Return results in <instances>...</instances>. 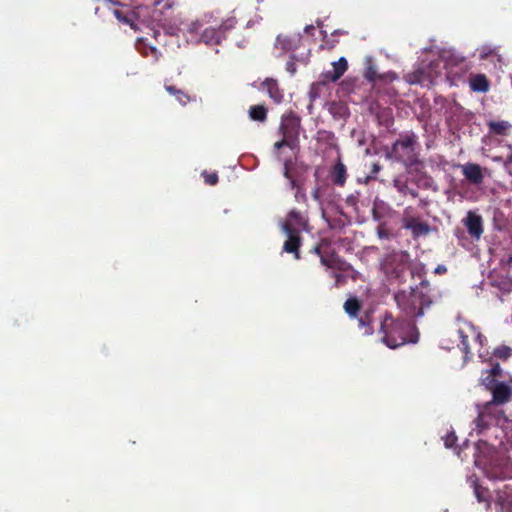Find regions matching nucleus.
Returning <instances> with one entry per match:
<instances>
[{
  "mask_svg": "<svg viewBox=\"0 0 512 512\" xmlns=\"http://www.w3.org/2000/svg\"><path fill=\"white\" fill-rule=\"evenodd\" d=\"M379 75L380 74L377 73L373 57L367 56L365 58L364 77L370 82H376L379 78Z\"/></svg>",
  "mask_w": 512,
  "mask_h": 512,
  "instance_id": "obj_24",
  "label": "nucleus"
},
{
  "mask_svg": "<svg viewBox=\"0 0 512 512\" xmlns=\"http://www.w3.org/2000/svg\"><path fill=\"white\" fill-rule=\"evenodd\" d=\"M470 88L475 92H487L489 90V82L485 75L477 74L470 79Z\"/></svg>",
  "mask_w": 512,
  "mask_h": 512,
  "instance_id": "obj_22",
  "label": "nucleus"
},
{
  "mask_svg": "<svg viewBox=\"0 0 512 512\" xmlns=\"http://www.w3.org/2000/svg\"><path fill=\"white\" fill-rule=\"evenodd\" d=\"M377 235L380 239H389L391 237V233L385 228L384 224L378 226Z\"/></svg>",
  "mask_w": 512,
  "mask_h": 512,
  "instance_id": "obj_38",
  "label": "nucleus"
},
{
  "mask_svg": "<svg viewBox=\"0 0 512 512\" xmlns=\"http://www.w3.org/2000/svg\"><path fill=\"white\" fill-rule=\"evenodd\" d=\"M446 271V267L444 265H439L436 269H435V272L436 273H443Z\"/></svg>",
  "mask_w": 512,
  "mask_h": 512,
  "instance_id": "obj_46",
  "label": "nucleus"
},
{
  "mask_svg": "<svg viewBox=\"0 0 512 512\" xmlns=\"http://www.w3.org/2000/svg\"><path fill=\"white\" fill-rule=\"evenodd\" d=\"M512 354V348L508 346H501L494 350L493 355L500 359H508Z\"/></svg>",
  "mask_w": 512,
  "mask_h": 512,
  "instance_id": "obj_29",
  "label": "nucleus"
},
{
  "mask_svg": "<svg viewBox=\"0 0 512 512\" xmlns=\"http://www.w3.org/2000/svg\"><path fill=\"white\" fill-rule=\"evenodd\" d=\"M481 441H485L489 447L491 448L492 453L498 455L501 459L506 461L509 456L504 457V453L512 451V419L509 424V428L507 429V436L505 434H501L496 438H483L480 439L476 444H479Z\"/></svg>",
  "mask_w": 512,
  "mask_h": 512,
  "instance_id": "obj_10",
  "label": "nucleus"
},
{
  "mask_svg": "<svg viewBox=\"0 0 512 512\" xmlns=\"http://www.w3.org/2000/svg\"><path fill=\"white\" fill-rule=\"evenodd\" d=\"M358 321H359V326L364 329L363 333L365 335L372 334V328L370 327V317L369 316L361 317V318H359Z\"/></svg>",
  "mask_w": 512,
  "mask_h": 512,
  "instance_id": "obj_31",
  "label": "nucleus"
},
{
  "mask_svg": "<svg viewBox=\"0 0 512 512\" xmlns=\"http://www.w3.org/2000/svg\"><path fill=\"white\" fill-rule=\"evenodd\" d=\"M480 59H486L495 54V50L490 46H482L478 49Z\"/></svg>",
  "mask_w": 512,
  "mask_h": 512,
  "instance_id": "obj_32",
  "label": "nucleus"
},
{
  "mask_svg": "<svg viewBox=\"0 0 512 512\" xmlns=\"http://www.w3.org/2000/svg\"><path fill=\"white\" fill-rule=\"evenodd\" d=\"M344 309L350 317H356L359 310V303L356 299H348L344 304Z\"/></svg>",
  "mask_w": 512,
  "mask_h": 512,
  "instance_id": "obj_27",
  "label": "nucleus"
},
{
  "mask_svg": "<svg viewBox=\"0 0 512 512\" xmlns=\"http://www.w3.org/2000/svg\"><path fill=\"white\" fill-rule=\"evenodd\" d=\"M312 195H313V198H314L315 200L319 201V199H320V191H319V188H316V189L313 191Z\"/></svg>",
  "mask_w": 512,
  "mask_h": 512,
  "instance_id": "obj_44",
  "label": "nucleus"
},
{
  "mask_svg": "<svg viewBox=\"0 0 512 512\" xmlns=\"http://www.w3.org/2000/svg\"><path fill=\"white\" fill-rule=\"evenodd\" d=\"M348 68V63L345 57L339 58L332 63V70L326 71L324 76L331 82L339 80Z\"/></svg>",
  "mask_w": 512,
  "mask_h": 512,
  "instance_id": "obj_19",
  "label": "nucleus"
},
{
  "mask_svg": "<svg viewBox=\"0 0 512 512\" xmlns=\"http://www.w3.org/2000/svg\"><path fill=\"white\" fill-rule=\"evenodd\" d=\"M302 37L299 33L291 35H279L275 42V48L280 49L282 53L294 51L300 47Z\"/></svg>",
  "mask_w": 512,
  "mask_h": 512,
  "instance_id": "obj_15",
  "label": "nucleus"
},
{
  "mask_svg": "<svg viewBox=\"0 0 512 512\" xmlns=\"http://www.w3.org/2000/svg\"><path fill=\"white\" fill-rule=\"evenodd\" d=\"M410 211H413L412 207H407L404 210L403 228L410 230L414 237L427 235L430 231L429 225L410 215Z\"/></svg>",
  "mask_w": 512,
  "mask_h": 512,
  "instance_id": "obj_12",
  "label": "nucleus"
},
{
  "mask_svg": "<svg viewBox=\"0 0 512 512\" xmlns=\"http://www.w3.org/2000/svg\"><path fill=\"white\" fill-rule=\"evenodd\" d=\"M346 176L347 172L345 165L341 161H338L331 171L332 181L339 186H343L346 181Z\"/></svg>",
  "mask_w": 512,
  "mask_h": 512,
  "instance_id": "obj_21",
  "label": "nucleus"
},
{
  "mask_svg": "<svg viewBox=\"0 0 512 512\" xmlns=\"http://www.w3.org/2000/svg\"><path fill=\"white\" fill-rule=\"evenodd\" d=\"M331 276L334 277V279H335V286L341 285L345 280V277L343 276V274L338 273V272H333L331 274Z\"/></svg>",
  "mask_w": 512,
  "mask_h": 512,
  "instance_id": "obj_40",
  "label": "nucleus"
},
{
  "mask_svg": "<svg viewBox=\"0 0 512 512\" xmlns=\"http://www.w3.org/2000/svg\"><path fill=\"white\" fill-rule=\"evenodd\" d=\"M153 4L155 8L161 13L164 14L167 10H170L174 7V0H153Z\"/></svg>",
  "mask_w": 512,
  "mask_h": 512,
  "instance_id": "obj_26",
  "label": "nucleus"
},
{
  "mask_svg": "<svg viewBox=\"0 0 512 512\" xmlns=\"http://www.w3.org/2000/svg\"><path fill=\"white\" fill-rule=\"evenodd\" d=\"M233 25V22L230 21L229 24L225 23L218 28H204L200 36L201 43H205L206 45L219 44L225 38L226 30L233 27Z\"/></svg>",
  "mask_w": 512,
  "mask_h": 512,
  "instance_id": "obj_13",
  "label": "nucleus"
},
{
  "mask_svg": "<svg viewBox=\"0 0 512 512\" xmlns=\"http://www.w3.org/2000/svg\"><path fill=\"white\" fill-rule=\"evenodd\" d=\"M503 370L499 364H493L491 369L483 372L480 381L490 391V388L497 382L504 379Z\"/></svg>",
  "mask_w": 512,
  "mask_h": 512,
  "instance_id": "obj_17",
  "label": "nucleus"
},
{
  "mask_svg": "<svg viewBox=\"0 0 512 512\" xmlns=\"http://www.w3.org/2000/svg\"><path fill=\"white\" fill-rule=\"evenodd\" d=\"M289 165H290V161H285L284 162V177L289 180L291 188H294L295 180L290 175Z\"/></svg>",
  "mask_w": 512,
  "mask_h": 512,
  "instance_id": "obj_39",
  "label": "nucleus"
},
{
  "mask_svg": "<svg viewBox=\"0 0 512 512\" xmlns=\"http://www.w3.org/2000/svg\"><path fill=\"white\" fill-rule=\"evenodd\" d=\"M300 120L293 114L284 115L281 120L280 132L283 136L281 141L274 144L275 149L283 146L293 148L299 133Z\"/></svg>",
  "mask_w": 512,
  "mask_h": 512,
  "instance_id": "obj_9",
  "label": "nucleus"
},
{
  "mask_svg": "<svg viewBox=\"0 0 512 512\" xmlns=\"http://www.w3.org/2000/svg\"><path fill=\"white\" fill-rule=\"evenodd\" d=\"M417 147V136L414 133H406L394 142L388 156L407 167H412L419 163Z\"/></svg>",
  "mask_w": 512,
  "mask_h": 512,
  "instance_id": "obj_6",
  "label": "nucleus"
},
{
  "mask_svg": "<svg viewBox=\"0 0 512 512\" xmlns=\"http://www.w3.org/2000/svg\"><path fill=\"white\" fill-rule=\"evenodd\" d=\"M468 440H465L462 447L458 448V447H455V452L460 456L461 452L463 451V449H466L468 448Z\"/></svg>",
  "mask_w": 512,
  "mask_h": 512,
  "instance_id": "obj_43",
  "label": "nucleus"
},
{
  "mask_svg": "<svg viewBox=\"0 0 512 512\" xmlns=\"http://www.w3.org/2000/svg\"><path fill=\"white\" fill-rule=\"evenodd\" d=\"M381 330L384 333L382 341L392 349L407 343L415 344L419 338L417 328L410 320L393 321L388 317L382 323Z\"/></svg>",
  "mask_w": 512,
  "mask_h": 512,
  "instance_id": "obj_4",
  "label": "nucleus"
},
{
  "mask_svg": "<svg viewBox=\"0 0 512 512\" xmlns=\"http://www.w3.org/2000/svg\"><path fill=\"white\" fill-rule=\"evenodd\" d=\"M336 108H337V109H339V110H342V107H340V106H336V105H333V106H331V107H330V111H331L332 113H334V109H336Z\"/></svg>",
  "mask_w": 512,
  "mask_h": 512,
  "instance_id": "obj_49",
  "label": "nucleus"
},
{
  "mask_svg": "<svg viewBox=\"0 0 512 512\" xmlns=\"http://www.w3.org/2000/svg\"><path fill=\"white\" fill-rule=\"evenodd\" d=\"M166 91L175 97V95L179 92L180 89H177L175 86L172 85H166L165 86Z\"/></svg>",
  "mask_w": 512,
  "mask_h": 512,
  "instance_id": "obj_41",
  "label": "nucleus"
},
{
  "mask_svg": "<svg viewBox=\"0 0 512 512\" xmlns=\"http://www.w3.org/2000/svg\"><path fill=\"white\" fill-rule=\"evenodd\" d=\"M307 222L302 215L292 210L286 221L282 224L283 232L287 236L283 250L287 253H293L296 259H299L300 231L306 230Z\"/></svg>",
  "mask_w": 512,
  "mask_h": 512,
  "instance_id": "obj_7",
  "label": "nucleus"
},
{
  "mask_svg": "<svg viewBox=\"0 0 512 512\" xmlns=\"http://www.w3.org/2000/svg\"><path fill=\"white\" fill-rule=\"evenodd\" d=\"M267 110L262 105H255L250 107L249 116L252 120L264 121L266 119Z\"/></svg>",
  "mask_w": 512,
  "mask_h": 512,
  "instance_id": "obj_25",
  "label": "nucleus"
},
{
  "mask_svg": "<svg viewBox=\"0 0 512 512\" xmlns=\"http://www.w3.org/2000/svg\"><path fill=\"white\" fill-rule=\"evenodd\" d=\"M491 401L477 404V418L474 420L473 432L485 438H498L501 434L507 436V429L512 418H508L502 409L512 395V379L505 378L497 381L491 388Z\"/></svg>",
  "mask_w": 512,
  "mask_h": 512,
  "instance_id": "obj_3",
  "label": "nucleus"
},
{
  "mask_svg": "<svg viewBox=\"0 0 512 512\" xmlns=\"http://www.w3.org/2000/svg\"><path fill=\"white\" fill-rule=\"evenodd\" d=\"M394 187L402 195H408L409 187L407 181L403 177H397L393 181Z\"/></svg>",
  "mask_w": 512,
  "mask_h": 512,
  "instance_id": "obj_28",
  "label": "nucleus"
},
{
  "mask_svg": "<svg viewBox=\"0 0 512 512\" xmlns=\"http://www.w3.org/2000/svg\"><path fill=\"white\" fill-rule=\"evenodd\" d=\"M408 194L414 198L417 197V195H418V193L415 190L410 189V188H409Z\"/></svg>",
  "mask_w": 512,
  "mask_h": 512,
  "instance_id": "obj_48",
  "label": "nucleus"
},
{
  "mask_svg": "<svg viewBox=\"0 0 512 512\" xmlns=\"http://www.w3.org/2000/svg\"><path fill=\"white\" fill-rule=\"evenodd\" d=\"M395 301L398 308L408 318L422 317L424 307H429L431 303L426 300L423 290L418 287L396 293Z\"/></svg>",
  "mask_w": 512,
  "mask_h": 512,
  "instance_id": "obj_5",
  "label": "nucleus"
},
{
  "mask_svg": "<svg viewBox=\"0 0 512 512\" xmlns=\"http://www.w3.org/2000/svg\"><path fill=\"white\" fill-rule=\"evenodd\" d=\"M175 99L181 105H186L190 101V97L183 90H179V92L175 95Z\"/></svg>",
  "mask_w": 512,
  "mask_h": 512,
  "instance_id": "obj_36",
  "label": "nucleus"
},
{
  "mask_svg": "<svg viewBox=\"0 0 512 512\" xmlns=\"http://www.w3.org/2000/svg\"><path fill=\"white\" fill-rule=\"evenodd\" d=\"M410 255L405 251H394L388 254L382 261V269L392 278H400L408 268Z\"/></svg>",
  "mask_w": 512,
  "mask_h": 512,
  "instance_id": "obj_8",
  "label": "nucleus"
},
{
  "mask_svg": "<svg viewBox=\"0 0 512 512\" xmlns=\"http://www.w3.org/2000/svg\"><path fill=\"white\" fill-rule=\"evenodd\" d=\"M463 224L472 238L480 239L483 233V221L480 215L473 211H468L463 219Z\"/></svg>",
  "mask_w": 512,
  "mask_h": 512,
  "instance_id": "obj_14",
  "label": "nucleus"
},
{
  "mask_svg": "<svg viewBox=\"0 0 512 512\" xmlns=\"http://www.w3.org/2000/svg\"><path fill=\"white\" fill-rule=\"evenodd\" d=\"M291 61H288L287 64H286V70L291 74V75H294L295 72H296V66L293 62L294 59H296L297 61H302V62H305L306 59H307V55L305 57H302V58H296L294 55L291 56Z\"/></svg>",
  "mask_w": 512,
  "mask_h": 512,
  "instance_id": "obj_33",
  "label": "nucleus"
},
{
  "mask_svg": "<svg viewBox=\"0 0 512 512\" xmlns=\"http://www.w3.org/2000/svg\"><path fill=\"white\" fill-rule=\"evenodd\" d=\"M262 89L267 92L269 97L276 103L280 104L283 100V92L280 90L276 80L267 78L262 83Z\"/></svg>",
  "mask_w": 512,
  "mask_h": 512,
  "instance_id": "obj_20",
  "label": "nucleus"
},
{
  "mask_svg": "<svg viewBox=\"0 0 512 512\" xmlns=\"http://www.w3.org/2000/svg\"><path fill=\"white\" fill-rule=\"evenodd\" d=\"M509 149L511 150V153L507 157V159L504 161V167L508 169V167L512 164V146L508 145Z\"/></svg>",
  "mask_w": 512,
  "mask_h": 512,
  "instance_id": "obj_42",
  "label": "nucleus"
},
{
  "mask_svg": "<svg viewBox=\"0 0 512 512\" xmlns=\"http://www.w3.org/2000/svg\"><path fill=\"white\" fill-rule=\"evenodd\" d=\"M138 50L144 55V56H149L150 54L153 56L154 58V61L158 60L159 58V52L158 50L153 47V46H143L141 47L140 45L138 46Z\"/></svg>",
  "mask_w": 512,
  "mask_h": 512,
  "instance_id": "obj_30",
  "label": "nucleus"
},
{
  "mask_svg": "<svg viewBox=\"0 0 512 512\" xmlns=\"http://www.w3.org/2000/svg\"><path fill=\"white\" fill-rule=\"evenodd\" d=\"M432 57L437 56L438 60L422 61L419 66L405 75L409 84H418L422 87H429L436 83L443 76L454 82L461 78L470 68L466 58L454 49L434 50L426 49Z\"/></svg>",
  "mask_w": 512,
  "mask_h": 512,
  "instance_id": "obj_2",
  "label": "nucleus"
},
{
  "mask_svg": "<svg viewBox=\"0 0 512 512\" xmlns=\"http://www.w3.org/2000/svg\"><path fill=\"white\" fill-rule=\"evenodd\" d=\"M396 79H398V76L395 72H392V71L380 74L379 78H378V80L385 81V82H392Z\"/></svg>",
  "mask_w": 512,
  "mask_h": 512,
  "instance_id": "obj_34",
  "label": "nucleus"
},
{
  "mask_svg": "<svg viewBox=\"0 0 512 512\" xmlns=\"http://www.w3.org/2000/svg\"><path fill=\"white\" fill-rule=\"evenodd\" d=\"M492 160L494 162H499V163H503L504 164V160H503V158L501 156H495V157L492 158Z\"/></svg>",
  "mask_w": 512,
  "mask_h": 512,
  "instance_id": "obj_47",
  "label": "nucleus"
},
{
  "mask_svg": "<svg viewBox=\"0 0 512 512\" xmlns=\"http://www.w3.org/2000/svg\"><path fill=\"white\" fill-rule=\"evenodd\" d=\"M458 335L461 340V350L465 354V359H467L469 354V338H472L474 341L478 342L480 346L483 344L482 335L471 323L464 322L458 329Z\"/></svg>",
  "mask_w": 512,
  "mask_h": 512,
  "instance_id": "obj_11",
  "label": "nucleus"
},
{
  "mask_svg": "<svg viewBox=\"0 0 512 512\" xmlns=\"http://www.w3.org/2000/svg\"><path fill=\"white\" fill-rule=\"evenodd\" d=\"M474 463L483 474L491 481L509 479V483L498 485L493 490L484 487L478 482L475 476H469L467 481L474 491L478 502L490 506L491 501L500 512H512V457L506 461L492 453L491 448L485 441L474 445Z\"/></svg>",
  "mask_w": 512,
  "mask_h": 512,
  "instance_id": "obj_1",
  "label": "nucleus"
},
{
  "mask_svg": "<svg viewBox=\"0 0 512 512\" xmlns=\"http://www.w3.org/2000/svg\"><path fill=\"white\" fill-rule=\"evenodd\" d=\"M203 25L200 21L195 20L184 25L181 29L182 35L186 38L187 43L199 44L201 43V33L203 31Z\"/></svg>",
  "mask_w": 512,
  "mask_h": 512,
  "instance_id": "obj_16",
  "label": "nucleus"
},
{
  "mask_svg": "<svg viewBox=\"0 0 512 512\" xmlns=\"http://www.w3.org/2000/svg\"><path fill=\"white\" fill-rule=\"evenodd\" d=\"M489 132L496 135H506L508 130L512 128V124L508 121H489L487 123Z\"/></svg>",
  "mask_w": 512,
  "mask_h": 512,
  "instance_id": "obj_23",
  "label": "nucleus"
},
{
  "mask_svg": "<svg viewBox=\"0 0 512 512\" xmlns=\"http://www.w3.org/2000/svg\"><path fill=\"white\" fill-rule=\"evenodd\" d=\"M462 173L465 178L472 184L478 185L483 181L482 169L478 164L468 163L461 167Z\"/></svg>",
  "mask_w": 512,
  "mask_h": 512,
  "instance_id": "obj_18",
  "label": "nucleus"
},
{
  "mask_svg": "<svg viewBox=\"0 0 512 512\" xmlns=\"http://www.w3.org/2000/svg\"><path fill=\"white\" fill-rule=\"evenodd\" d=\"M456 440H457V437L454 434V432H451V433L447 434L444 437V445H445V447H447V448L453 447L455 442H456Z\"/></svg>",
  "mask_w": 512,
  "mask_h": 512,
  "instance_id": "obj_37",
  "label": "nucleus"
},
{
  "mask_svg": "<svg viewBox=\"0 0 512 512\" xmlns=\"http://www.w3.org/2000/svg\"><path fill=\"white\" fill-rule=\"evenodd\" d=\"M257 2H258V3H261V2H263V0H257Z\"/></svg>",
  "mask_w": 512,
  "mask_h": 512,
  "instance_id": "obj_52",
  "label": "nucleus"
},
{
  "mask_svg": "<svg viewBox=\"0 0 512 512\" xmlns=\"http://www.w3.org/2000/svg\"><path fill=\"white\" fill-rule=\"evenodd\" d=\"M315 30V27L313 25H307L304 29L305 33L310 34L312 31Z\"/></svg>",
  "mask_w": 512,
  "mask_h": 512,
  "instance_id": "obj_45",
  "label": "nucleus"
},
{
  "mask_svg": "<svg viewBox=\"0 0 512 512\" xmlns=\"http://www.w3.org/2000/svg\"><path fill=\"white\" fill-rule=\"evenodd\" d=\"M321 262H322V264H323V265H327V266H329V265H330V264L327 262L326 258H324V257H321Z\"/></svg>",
  "mask_w": 512,
  "mask_h": 512,
  "instance_id": "obj_51",
  "label": "nucleus"
},
{
  "mask_svg": "<svg viewBox=\"0 0 512 512\" xmlns=\"http://www.w3.org/2000/svg\"><path fill=\"white\" fill-rule=\"evenodd\" d=\"M202 175L208 185H215L218 182V175L216 173L208 174L207 172H203Z\"/></svg>",
  "mask_w": 512,
  "mask_h": 512,
  "instance_id": "obj_35",
  "label": "nucleus"
},
{
  "mask_svg": "<svg viewBox=\"0 0 512 512\" xmlns=\"http://www.w3.org/2000/svg\"><path fill=\"white\" fill-rule=\"evenodd\" d=\"M432 183H433L432 179L431 178H427L426 182H425V185L426 186H431Z\"/></svg>",
  "mask_w": 512,
  "mask_h": 512,
  "instance_id": "obj_50",
  "label": "nucleus"
}]
</instances>
